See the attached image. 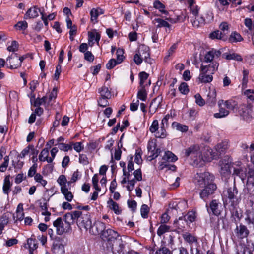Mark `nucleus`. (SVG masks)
Masks as SVG:
<instances>
[{
	"instance_id": "obj_1",
	"label": "nucleus",
	"mask_w": 254,
	"mask_h": 254,
	"mask_svg": "<svg viewBox=\"0 0 254 254\" xmlns=\"http://www.w3.org/2000/svg\"><path fill=\"white\" fill-rule=\"evenodd\" d=\"M214 180V176L208 172L197 173L194 176L193 182L196 186L202 188L199 195L204 201H206L213 195L217 189Z\"/></svg>"
},
{
	"instance_id": "obj_2",
	"label": "nucleus",
	"mask_w": 254,
	"mask_h": 254,
	"mask_svg": "<svg viewBox=\"0 0 254 254\" xmlns=\"http://www.w3.org/2000/svg\"><path fill=\"white\" fill-rule=\"evenodd\" d=\"M67 215V220L72 223L76 222L80 229L84 228L86 230L92 227L91 216L89 212H83L80 210H75L69 212Z\"/></svg>"
},
{
	"instance_id": "obj_3",
	"label": "nucleus",
	"mask_w": 254,
	"mask_h": 254,
	"mask_svg": "<svg viewBox=\"0 0 254 254\" xmlns=\"http://www.w3.org/2000/svg\"><path fill=\"white\" fill-rule=\"evenodd\" d=\"M218 64L216 62L209 64L208 65L201 64L200 73L198 79L201 83H210L212 81V74L217 69Z\"/></svg>"
},
{
	"instance_id": "obj_4",
	"label": "nucleus",
	"mask_w": 254,
	"mask_h": 254,
	"mask_svg": "<svg viewBox=\"0 0 254 254\" xmlns=\"http://www.w3.org/2000/svg\"><path fill=\"white\" fill-rule=\"evenodd\" d=\"M70 215L69 212L66 213L64 216V220L65 222V224H64L62 219L61 217L58 218L53 222L54 227L56 228V232L58 235H62L64 233L68 232L71 230V225L72 223L69 222L67 220V215Z\"/></svg>"
},
{
	"instance_id": "obj_5",
	"label": "nucleus",
	"mask_w": 254,
	"mask_h": 254,
	"mask_svg": "<svg viewBox=\"0 0 254 254\" xmlns=\"http://www.w3.org/2000/svg\"><path fill=\"white\" fill-rule=\"evenodd\" d=\"M119 236L118 233L111 229L105 230L100 235L102 240L107 242V247L110 248L112 250H113L115 241Z\"/></svg>"
},
{
	"instance_id": "obj_6",
	"label": "nucleus",
	"mask_w": 254,
	"mask_h": 254,
	"mask_svg": "<svg viewBox=\"0 0 254 254\" xmlns=\"http://www.w3.org/2000/svg\"><path fill=\"white\" fill-rule=\"evenodd\" d=\"M237 194L238 190L235 183L232 187H230L223 191L224 197L226 198L225 201L227 203H230L232 206L237 204Z\"/></svg>"
},
{
	"instance_id": "obj_7",
	"label": "nucleus",
	"mask_w": 254,
	"mask_h": 254,
	"mask_svg": "<svg viewBox=\"0 0 254 254\" xmlns=\"http://www.w3.org/2000/svg\"><path fill=\"white\" fill-rule=\"evenodd\" d=\"M64 242L61 237H56L52 247V251L54 254H64Z\"/></svg>"
},
{
	"instance_id": "obj_8",
	"label": "nucleus",
	"mask_w": 254,
	"mask_h": 254,
	"mask_svg": "<svg viewBox=\"0 0 254 254\" xmlns=\"http://www.w3.org/2000/svg\"><path fill=\"white\" fill-rule=\"evenodd\" d=\"M156 144L153 141H150L148 143L147 149L148 151V157L152 160L159 155L161 150L159 148H156Z\"/></svg>"
},
{
	"instance_id": "obj_9",
	"label": "nucleus",
	"mask_w": 254,
	"mask_h": 254,
	"mask_svg": "<svg viewBox=\"0 0 254 254\" xmlns=\"http://www.w3.org/2000/svg\"><path fill=\"white\" fill-rule=\"evenodd\" d=\"M185 155L187 157L191 155V156H193L194 157H198L200 160L202 158L200 151V147L197 144L192 145L186 149Z\"/></svg>"
},
{
	"instance_id": "obj_10",
	"label": "nucleus",
	"mask_w": 254,
	"mask_h": 254,
	"mask_svg": "<svg viewBox=\"0 0 254 254\" xmlns=\"http://www.w3.org/2000/svg\"><path fill=\"white\" fill-rule=\"evenodd\" d=\"M7 64H10V68H17L21 66V62L19 61L17 54H12L6 59Z\"/></svg>"
},
{
	"instance_id": "obj_11",
	"label": "nucleus",
	"mask_w": 254,
	"mask_h": 254,
	"mask_svg": "<svg viewBox=\"0 0 254 254\" xmlns=\"http://www.w3.org/2000/svg\"><path fill=\"white\" fill-rule=\"evenodd\" d=\"M179 20V17H178L176 19H174V18H170V17H167V18H166L165 20L160 18H155L154 21L158 23V24L157 25V27H158V28L166 27V28H168L170 29L171 25L166 20H167L172 23H175Z\"/></svg>"
},
{
	"instance_id": "obj_12",
	"label": "nucleus",
	"mask_w": 254,
	"mask_h": 254,
	"mask_svg": "<svg viewBox=\"0 0 254 254\" xmlns=\"http://www.w3.org/2000/svg\"><path fill=\"white\" fill-rule=\"evenodd\" d=\"M235 232L237 237L241 239L246 238L249 234V231L247 227L242 224L237 226Z\"/></svg>"
},
{
	"instance_id": "obj_13",
	"label": "nucleus",
	"mask_w": 254,
	"mask_h": 254,
	"mask_svg": "<svg viewBox=\"0 0 254 254\" xmlns=\"http://www.w3.org/2000/svg\"><path fill=\"white\" fill-rule=\"evenodd\" d=\"M221 52L218 50L212 49V50L208 51L205 54L203 62L205 63H212V61L214 58H218L221 55Z\"/></svg>"
},
{
	"instance_id": "obj_14",
	"label": "nucleus",
	"mask_w": 254,
	"mask_h": 254,
	"mask_svg": "<svg viewBox=\"0 0 254 254\" xmlns=\"http://www.w3.org/2000/svg\"><path fill=\"white\" fill-rule=\"evenodd\" d=\"M182 237L185 241L189 243L191 247L193 244L196 245L198 244L197 238L190 233L185 232L182 234ZM192 248H191V251L192 252Z\"/></svg>"
},
{
	"instance_id": "obj_15",
	"label": "nucleus",
	"mask_w": 254,
	"mask_h": 254,
	"mask_svg": "<svg viewBox=\"0 0 254 254\" xmlns=\"http://www.w3.org/2000/svg\"><path fill=\"white\" fill-rule=\"evenodd\" d=\"M223 102V100H219L218 101V104L219 107V112L214 114V117L216 118H224L227 116L229 114V110L221 107V105Z\"/></svg>"
},
{
	"instance_id": "obj_16",
	"label": "nucleus",
	"mask_w": 254,
	"mask_h": 254,
	"mask_svg": "<svg viewBox=\"0 0 254 254\" xmlns=\"http://www.w3.org/2000/svg\"><path fill=\"white\" fill-rule=\"evenodd\" d=\"M40 11L37 7H32L27 10L24 17L26 19L35 18L38 16V12Z\"/></svg>"
},
{
	"instance_id": "obj_17",
	"label": "nucleus",
	"mask_w": 254,
	"mask_h": 254,
	"mask_svg": "<svg viewBox=\"0 0 254 254\" xmlns=\"http://www.w3.org/2000/svg\"><path fill=\"white\" fill-rule=\"evenodd\" d=\"M219 204L217 200H213L210 203L209 207L210 210L212 214L216 216H218L221 213V210L219 209Z\"/></svg>"
},
{
	"instance_id": "obj_18",
	"label": "nucleus",
	"mask_w": 254,
	"mask_h": 254,
	"mask_svg": "<svg viewBox=\"0 0 254 254\" xmlns=\"http://www.w3.org/2000/svg\"><path fill=\"white\" fill-rule=\"evenodd\" d=\"M228 148L229 143L227 141H223L215 146L216 150L220 154L224 153Z\"/></svg>"
},
{
	"instance_id": "obj_19",
	"label": "nucleus",
	"mask_w": 254,
	"mask_h": 254,
	"mask_svg": "<svg viewBox=\"0 0 254 254\" xmlns=\"http://www.w3.org/2000/svg\"><path fill=\"white\" fill-rule=\"evenodd\" d=\"M107 203L110 209L112 210L116 214L119 215L121 214V210L116 202H114L112 199H110L108 200Z\"/></svg>"
},
{
	"instance_id": "obj_20",
	"label": "nucleus",
	"mask_w": 254,
	"mask_h": 254,
	"mask_svg": "<svg viewBox=\"0 0 254 254\" xmlns=\"http://www.w3.org/2000/svg\"><path fill=\"white\" fill-rule=\"evenodd\" d=\"M205 23V19L201 16L197 15L195 17L194 19L192 21L193 27H198L203 25Z\"/></svg>"
},
{
	"instance_id": "obj_21",
	"label": "nucleus",
	"mask_w": 254,
	"mask_h": 254,
	"mask_svg": "<svg viewBox=\"0 0 254 254\" xmlns=\"http://www.w3.org/2000/svg\"><path fill=\"white\" fill-rule=\"evenodd\" d=\"M172 126L173 128L182 132H186L188 130V127L185 125H182L176 122H174Z\"/></svg>"
},
{
	"instance_id": "obj_22",
	"label": "nucleus",
	"mask_w": 254,
	"mask_h": 254,
	"mask_svg": "<svg viewBox=\"0 0 254 254\" xmlns=\"http://www.w3.org/2000/svg\"><path fill=\"white\" fill-rule=\"evenodd\" d=\"M162 160L167 162H175L177 160V157L172 152L168 151L165 152Z\"/></svg>"
},
{
	"instance_id": "obj_23",
	"label": "nucleus",
	"mask_w": 254,
	"mask_h": 254,
	"mask_svg": "<svg viewBox=\"0 0 254 254\" xmlns=\"http://www.w3.org/2000/svg\"><path fill=\"white\" fill-rule=\"evenodd\" d=\"M222 104L230 110H234L237 107V102L233 99L224 101Z\"/></svg>"
},
{
	"instance_id": "obj_24",
	"label": "nucleus",
	"mask_w": 254,
	"mask_h": 254,
	"mask_svg": "<svg viewBox=\"0 0 254 254\" xmlns=\"http://www.w3.org/2000/svg\"><path fill=\"white\" fill-rule=\"evenodd\" d=\"M61 193L64 195L65 199L71 202L73 198V195L71 191L68 190V188H61Z\"/></svg>"
},
{
	"instance_id": "obj_25",
	"label": "nucleus",
	"mask_w": 254,
	"mask_h": 254,
	"mask_svg": "<svg viewBox=\"0 0 254 254\" xmlns=\"http://www.w3.org/2000/svg\"><path fill=\"white\" fill-rule=\"evenodd\" d=\"M187 222L183 217H180L178 220L174 221V224L179 230H182L187 224Z\"/></svg>"
},
{
	"instance_id": "obj_26",
	"label": "nucleus",
	"mask_w": 254,
	"mask_h": 254,
	"mask_svg": "<svg viewBox=\"0 0 254 254\" xmlns=\"http://www.w3.org/2000/svg\"><path fill=\"white\" fill-rule=\"evenodd\" d=\"M245 169L242 167L239 166L234 168L233 175L239 176L241 179H243L246 176Z\"/></svg>"
},
{
	"instance_id": "obj_27",
	"label": "nucleus",
	"mask_w": 254,
	"mask_h": 254,
	"mask_svg": "<svg viewBox=\"0 0 254 254\" xmlns=\"http://www.w3.org/2000/svg\"><path fill=\"white\" fill-rule=\"evenodd\" d=\"M162 100V98L160 96H158L157 97L154 98L152 101L151 102L150 108H154V110H153V112H155L157 109L160 105L161 102Z\"/></svg>"
},
{
	"instance_id": "obj_28",
	"label": "nucleus",
	"mask_w": 254,
	"mask_h": 254,
	"mask_svg": "<svg viewBox=\"0 0 254 254\" xmlns=\"http://www.w3.org/2000/svg\"><path fill=\"white\" fill-rule=\"evenodd\" d=\"M98 92L100 94L101 97L110 98L111 94L108 88L105 86L102 87L98 89Z\"/></svg>"
},
{
	"instance_id": "obj_29",
	"label": "nucleus",
	"mask_w": 254,
	"mask_h": 254,
	"mask_svg": "<svg viewBox=\"0 0 254 254\" xmlns=\"http://www.w3.org/2000/svg\"><path fill=\"white\" fill-rule=\"evenodd\" d=\"M138 53L141 58H142V59L150 57L149 48L145 45H142L140 47Z\"/></svg>"
},
{
	"instance_id": "obj_30",
	"label": "nucleus",
	"mask_w": 254,
	"mask_h": 254,
	"mask_svg": "<svg viewBox=\"0 0 254 254\" xmlns=\"http://www.w3.org/2000/svg\"><path fill=\"white\" fill-rule=\"evenodd\" d=\"M216 93L215 91H210L207 95V103L211 105H214L216 102Z\"/></svg>"
},
{
	"instance_id": "obj_31",
	"label": "nucleus",
	"mask_w": 254,
	"mask_h": 254,
	"mask_svg": "<svg viewBox=\"0 0 254 254\" xmlns=\"http://www.w3.org/2000/svg\"><path fill=\"white\" fill-rule=\"evenodd\" d=\"M209 37L212 39H218L225 40L226 38L224 36L223 33L219 31H215L210 34Z\"/></svg>"
},
{
	"instance_id": "obj_32",
	"label": "nucleus",
	"mask_w": 254,
	"mask_h": 254,
	"mask_svg": "<svg viewBox=\"0 0 254 254\" xmlns=\"http://www.w3.org/2000/svg\"><path fill=\"white\" fill-rule=\"evenodd\" d=\"M12 186L9 178L8 177H5L3 185V191L4 194H8L9 190Z\"/></svg>"
},
{
	"instance_id": "obj_33",
	"label": "nucleus",
	"mask_w": 254,
	"mask_h": 254,
	"mask_svg": "<svg viewBox=\"0 0 254 254\" xmlns=\"http://www.w3.org/2000/svg\"><path fill=\"white\" fill-rule=\"evenodd\" d=\"M57 183L61 186V188H67L66 184H68L66 177L64 175H61L58 178Z\"/></svg>"
},
{
	"instance_id": "obj_34",
	"label": "nucleus",
	"mask_w": 254,
	"mask_h": 254,
	"mask_svg": "<svg viewBox=\"0 0 254 254\" xmlns=\"http://www.w3.org/2000/svg\"><path fill=\"white\" fill-rule=\"evenodd\" d=\"M9 222L8 218L5 215H2L0 217V235L2 233L4 227Z\"/></svg>"
},
{
	"instance_id": "obj_35",
	"label": "nucleus",
	"mask_w": 254,
	"mask_h": 254,
	"mask_svg": "<svg viewBox=\"0 0 254 254\" xmlns=\"http://www.w3.org/2000/svg\"><path fill=\"white\" fill-rule=\"evenodd\" d=\"M140 87L141 89L137 93V97L138 99L144 101L146 100L147 93L145 88V86Z\"/></svg>"
},
{
	"instance_id": "obj_36",
	"label": "nucleus",
	"mask_w": 254,
	"mask_h": 254,
	"mask_svg": "<svg viewBox=\"0 0 254 254\" xmlns=\"http://www.w3.org/2000/svg\"><path fill=\"white\" fill-rule=\"evenodd\" d=\"M153 6L155 9H158L161 12L167 14L168 12L164 10L165 6L159 0H155L153 3Z\"/></svg>"
},
{
	"instance_id": "obj_37",
	"label": "nucleus",
	"mask_w": 254,
	"mask_h": 254,
	"mask_svg": "<svg viewBox=\"0 0 254 254\" xmlns=\"http://www.w3.org/2000/svg\"><path fill=\"white\" fill-rule=\"evenodd\" d=\"M183 217H184L187 222L189 221L190 223H192L195 220V212L193 211H189L187 214L185 216H183Z\"/></svg>"
},
{
	"instance_id": "obj_38",
	"label": "nucleus",
	"mask_w": 254,
	"mask_h": 254,
	"mask_svg": "<svg viewBox=\"0 0 254 254\" xmlns=\"http://www.w3.org/2000/svg\"><path fill=\"white\" fill-rule=\"evenodd\" d=\"M229 40L231 42H240L243 40V38L240 34L236 32H234L231 33Z\"/></svg>"
},
{
	"instance_id": "obj_39",
	"label": "nucleus",
	"mask_w": 254,
	"mask_h": 254,
	"mask_svg": "<svg viewBox=\"0 0 254 254\" xmlns=\"http://www.w3.org/2000/svg\"><path fill=\"white\" fill-rule=\"evenodd\" d=\"M170 227L169 226L166 225L165 224H161L157 230V233L158 236H161L165 233L169 232L170 231Z\"/></svg>"
},
{
	"instance_id": "obj_40",
	"label": "nucleus",
	"mask_w": 254,
	"mask_h": 254,
	"mask_svg": "<svg viewBox=\"0 0 254 254\" xmlns=\"http://www.w3.org/2000/svg\"><path fill=\"white\" fill-rule=\"evenodd\" d=\"M94 226L96 227L97 233H98L101 234L103 231H105V224L102 222L97 221L94 223Z\"/></svg>"
},
{
	"instance_id": "obj_41",
	"label": "nucleus",
	"mask_w": 254,
	"mask_h": 254,
	"mask_svg": "<svg viewBox=\"0 0 254 254\" xmlns=\"http://www.w3.org/2000/svg\"><path fill=\"white\" fill-rule=\"evenodd\" d=\"M49 154L48 148H45L43 149L41 152L39 156V159L40 161L44 162L47 159Z\"/></svg>"
},
{
	"instance_id": "obj_42",
	"label": "nucleus",
	"mask_w": 254,
	"mask_h": 254,
	"mask_svg": "<svg viewBox=\"0 0 254 254\" xmlns=\"http://www.w3.org/2000/svg\"><path fill=\"white\" fill-rule=\"evenodd\" d=\"M220 173L222 176L227 178H228L230 175V171L229 169V166L226 164L224 166L221 167Z\"/></svg>"
},
{
	"instance_id": "obj_43",
	"label": "nucleus",
	"mask_w": 254,
	"mask_h": 254,
	"mask_svg": "<svg viewBox=\"0 0 254 254\" xmlns=\"http://www.w3.org/2000/svg\"><path fill=\"white\" fill-rule=\"evenodd\" d=\"M236 254H253V253L247 247L241 246L238 248Z\"/></svg>"
},
{
	"instance_id": "obj_44",
	"label": "nucleus",
	"mask_w": 254,
	"mask_h": 254,
	"mask_svg": "<svg viewBox=\"0 0 254 254\" xmlns=\"http://www.w3.org/2000/svg\"><path fill=\"white\" fill-rule=\"evenodd\" d=\"M149 212V208L146 204H143L140 209L141 215L143 218H147Z\"/></svg>"
},
{
	"instance_id": "obj_45",
	"label": "nucleus",
	"mask_w": 254,
	"mask_h": 254,
	"mask_svg": "<svg viewBox=\"0 0 254 254\" xmlns=\"http://www.w3.org/2000/svg\"><path fill=\"white\" fill-rule=\"evenodd\" d=\"M27 245L29 249V252H33V250L37 247V244L35 243V240L31 238H29L27 240Z\"/></svg>"
},
{
	"instance_id": "obj_46",
	"label": "nucleus",
	"mask_w": 254,
	"mask_h": 254,
	"mask_svg": "<svg viewBox=\"0 0 254 254\" xmlns=\"http://www.w3.org/2000/svg\"><path fill=\"white\" fill-rule=\"evenodd\" d=\"M140 78V86H145L144 85L145 81L147 80L149 74L146 73L145 72H141L139 74Z\"/></svg>"
},
{
	"instance_id": "obj_47",
	"label": "nucleus",
	"mask_w": 254,
	"mask_h": 254,
	"mask_svg": "<svg viewBox=\"0 0 254 254\" xmlns=\"http://www.w3.org/2000/svg\"><path fill=\"white\" fill-rule=\"evenodd\" d=\"M225 58L227 60H235L238 61H241L242 59L241 56L236 53H231L226 55Z\"/></svg>"
},
{
	"instance_id": "obj_48",
	"label": "nucleus",
	"mask_w": 254,
	"mask_h": 254,
	"mask_svg": "<svg viewBox=\"0 0 254 254\" xmlns=\"http://www.w3.org/2000/svg\"><path fill=\"white\" fill-rule=\"evenodd\" d=\"M9 158L8 156H5L4 158V162L0 166V171L4 172L8 165Z\"/></svg>"
},
{
	"instance_id": "obj_49",
	"label": "nucleus",
	"mask_w": 254,
	"mask_h": 254,
	"mask_svg": "<svg viewBox=\"0 0 254 254\" xmlns=\"http://www.w3.org/2000/svg\"><path fill=\"white\" fill-rule=\"evenodd\" d=\"M33 147V145H29L27 147L24 148L22 152H21V154L18 155V157H20L21 158H24L26 155H27L29 153H31L32 149Z\"/></svg>"
},
{
	"instance_id": "obj_50",
	"label": "nucleus",
	"mask_w": 254,
	"mask_h": 254,
	"mask_svg": "<svg viewBox=\"0 0 254 254\" xmlns=\"http://www.w3.org/2000/svg\"><path fill=\"white\" fill-rule=\"evenodd\" d=\"M179 90L182 94H187L189 91L187 84L185 82L182 83L179 87Z\"/></svg>"
},
{
	"instance_id": "obj_51",
	"label": "nucleus",
	"mask_w": 254,
	"mask_h": 254,
	"mask_svg": "<svg viewBox=\"0 0 254 254\" xmlns=\"http://www.w3.org/2000/svg\"><path fill=\"white\" fill-rule=\"evenodd\" d=\"M166 135L165 127L161 126L160 130L156 133V137L158 138H164L166 137Z\"/></svg>"
},
{
	"instance_id": "obj_52",
	"label": "nucleus",
	"mask_w": 254,
	"mask_h": 254,
	"mask_svg": "<svg viewBox=\"0 0 254 254\" xmlns=\"http://www.w3.org/2000/svg\"><path fill=\"white\" fill-rule=\"evenodd\" d=\"M90 15H91V20L93 22L95 21V22H97L96 19L99 15V10H97L95 8H93L90 11Z\"/></svg>"
},
{
	"instance_id": "obj_53",
	"label": "nucleus",
	"mask_w": 254,
	"mask_h": 254,
	"mask_svg": "<svg viewBox=\"0 0 254 254\" xmlns=\"http://www.w3.org/2000/svg\"><path fill=\"white\" fill-rule=\"evenodd\" d=\"M35 180L40 183L43 186H45L47 184V181L43 179L42 176L39 174H36L34 176Z\"/></svg>"
},
{
	"instance_id": "obj_54",
	"label": "nucleus",
	"mask_w": 254,
	"mask_h": 254,
	"mask_svg": "<svg viewBox=\"0 0 254 254\" xmlns=\"http://www.w3.org/2000/svg\"><path fill=\"white\" fill-rule=\"evenodd\" d=\"M28 26V24L25 21L18 22L15 25V27L18 30H25Z\"/></svg>"
},
{
	"instance_id": "obj_55",
	"label": "nucleus",
	"mask_w": 254,
	"mask_h": 254,
	"mask_svg": "<svg viewBox=\"0 0 254 254\" xmlns=\"http://www.w3.org/2000/svg\"><path fill=\"white\" fill-rule=\"evenodd\" d=\"M118 62L114 59L110 60L108 63L106 64V68L108 69H111L114 68L116 65L119 64Z\"/></svg>"
},
{
	"instance_id": "obj_56",
	"label": "nucleus",
	"mask_w": 254,
	"mask_h": 254,
	"mask_svg": "<svg viewBox=\"0 0 254 254\" xmlns=\"http://www.w3.org/2000/svg\"><path fill=\"white\" fill-rule=\"evenodd\" d=\"M196 103L200 106H203L205 104V101L199 94H196L194 96Z\"/></svg>"
},
{
	"instance_id": "obj_57",
	"label": "nucleus",
	"mask_w": 254,
	"mask_h": 254,
	"mask_svg": "<svg viewBox=\"0 0 254 254\" xmlns=\"http://www.w3.org/2000/svg\"><path fill=\"white\" fill-rule=\"evenodd\" d=\"M117 59L118 63H121L123 60V51L121 49H118L116 51Z\"/></svg>"
},
{
	"instance_id": "obj_58",
	"label": "nucleus",
	"mask_w": 254,
	"mask_h": 254,
	"mask_svg": "<svg viewBox=\"0 0 254 254\" xmlns=\"http://www.w3.org/2000/svg\"><path fill=\"white\" fill-rule=\"evenodd\" d=\"M158 129V122L157 120L153 121L151 126L149 128V130L151 132L154 133L156 132Z\"/></svg>"
},
{
	"instance_id": "obj_59",
	"label": "nucleus",
	"mask_w": 254,
	"mask_h": 254,
	"mask_svg": "<svg viewBox=\"0 0 254 254\" xmlns=\"http://www.w3.org/2000/svg\"><path fill=\"white\" fill-rule=\"evenodd\" d=\"M133 175L134 176V178L133 179H135V181H140L142 180V173L140 169H138L135 170L133 172Z\"/></svg>"
},
{
	"instance_id": "obj_60",
	"label": "nucleus",
	"mask_w": 254,
	"mask_h": 254,
	"mask_svg": "<svg viewBox=\"0 0 254 254\" xmlns=\"http://www.w3.org/2000/svg\"><path fill=\"white\" fill-rule=\"evenodd\" d=\"M156 254H172V253L166 247H163L156 251Z\"/></svg>"
},
{
	"instance_id": "obj_61",
	"label": "nucleus",
	"mask_w": 254,
	"mask_h": 254,
	"mask_svg": "<svg viewBox=\"0 0 254 254\" xmlns=\"http://www.w3.org/2000/svg\"><path fill=\"white\" fill-rule=\"evenodd\" d=\"M220 28L222 31L221 32L223 33L224 36H225L228 33L229 29L228 24H227V23L222 22L220 25Z\"/></svg>"
},
{
	"instance_id": "obj_62",
	"label": "nucleus",
	"mask_w": 254,
	"mask_h": 254,
	"mask_svg": "<svg viewBox=\"0 0 254 254\" xmlns=\"http://www.w3.org/2000/svg\"><path fill=\"white\" fill-rule=\"evenodd\" d=\"M57 145H58V147L61 150H64V151H67L68 150L72 149V146L69 144H66L65 143H59Z\"/></svg>"
},
{
	"instance_id": "obj_63",
	"label": "nucleus",
	"mask_w": 254,
	"mask_h": 254,
	"mask_svg": "<svg viewBox=\"0 0 254 254\" xmlns=\"http://www.w3.org/2000/svg\"><path fill=\"white\" fill-rule=\"evenodd\" d=\"M245 220L248 224H252L254 226V213H249V214H248L247 217L245 218Z\"/></svg>"
},
{
	"instance_id": "obj_64",
	"label": "nucleus",
	"mask_w": 254,
	"mask_h": 254,
	"mask_svg": "<svg viewBox=\"0 0 254 254\" xmlns=\"http://www.w3.org/2000/svg\"><path fill=\"white\" fill-rule=\"evenodd\" d=\"M244 94L251 100H254V90L248 89L244 92Z\"/></svg>"
}]
</instances>
